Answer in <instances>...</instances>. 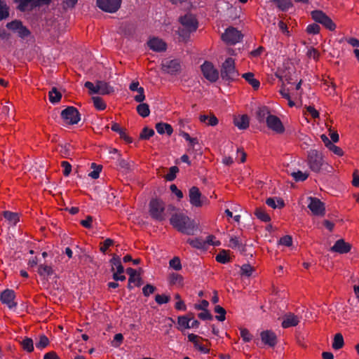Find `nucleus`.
Returning a JSON list of instances; mask_svg holds the SVG:
<instances>
[{"mask_svg":"<svg viewBox=\"0 0 359 359\" xmlns=\"http://www.w3.org/2000/svg\"><path fill=\"white\" fill-rule=\"evenodd\" d=\"M299 321H300V318L298 316H296L292 313H286L283 316V320L282 322V327L283 328L294 327L298 325Z\"/></svg>","mask_w":359,"mask_h":359,"instance_id":"nucleus-19","label":"nucleus"},{"mask_svg":"<svg viewBox=\"0 0 359 359\" xmlns=\"http://www.w3.org/2000/svg\"><path fill=\"white\" fill-rule=\"evenodd\" d=\"M239 76L238 72L236 69L234 60L228 57L222 63L221 68V76L222 79L228 81L236 80Z\"/></svg>","mask_w":359,"mask_h":359,"instance_id":"nucleus-3","label":"nucleus"},{"mask_svg":"<svg viewBox=\"0 0 359 359\" xmlns=\"http://www.w3.org/2000/svg\"><path fill=\"white\" fill-rule=\"evenodd\" d=\"M320 26L318 24H311L306 27V31L309 34H316L320 31Z\"/></svg>","mask_w":359,"mask_h":359,"instance_id":"nucleus-54","label":"nucleus"},{"mask_svg":"<svg viewBox=\"0 0 359 359\" xmlns=\"http://www.w3.org/2000/svg\"><path fill=\"white\" fill-rule=\"evenodd\" d=\"M15 297V292L13 290L6 289L1 293L0 299L4 304H6L10 309H14L17 304L14 302Z\"/></svg>","mask_w":359,"mask_h":359,"instance_id":"nucleus-15","label":"nucleus"},{"mask_svg":"<svg viewBox=\"0 0 359 359\" xmlns=\"http://www.w3.org/2000/svg\"><path fill=\"white\" fill-rule=\"evenodd\" d=\"M179 21L183 27L178 29L177 34L183 41H186L189 39L190 33L196 30L198 22L195 17L190 13L180 17Z\"/></svg>","mask_w":359,"mask_h":359,"instance_id":"nucleus-2","label":"nucleus"},{"mask_svg":"<svg viewBox=\"0 0 359 359\" xmlns=\"http://www.w3.org/2000/svg\"><path fill=\"white\" fill-rule=\"evenodd\" d=\"M137 113L142 117H147L150 114L149 107L146 103H140L137 107Z\"/></svg>","mask_w":359,"mask_h":359,"instance_id":"nucleus-34","label":"nucleus"},{"mask_svg":"<svg viewBox=\"0 0 359 359\" xmlns=\"http://www.w3.org/2000/svg\"><path fill=\"white\" fill-rule=\"evenodd\" d=\"M6 27L22 39H27L31 35L29 29L18 20L8 22Z\"/></svg>","mask_w":359,"mask_h":359,"instance_id":"nucleus-6","label":"nucleus"},{"mask_svg":"<svg viewBox=\"0 0 359 359\" xmlns=\"http://www.w3.org/2000/svg\"><path fill=\"white\" fill-rule=\"evenodd\" d=\"M182 278L177 273H172L170 275V281L172 284H180L182 283Z\"/></svg>","mask_w":359,"mask_h":359,"instance_id":"nucleus-56","label":"nucleus"},{"mask_svg":"<svg viewBox=\"0 0 359 359\" xmlns=\"http://www.w3.org/2000/svg\"><path fill=\"white\" fill-rule=\"evenodd\" d=\"M43 359H60L58 355L53 351L46 353L43 356Z\"/></svg>","mask_w":359,"mask_h":359,"instance_id":"nucleus-64","label":"nucleus"},{"mask_svg":"<svg viewBox=\"0 0 359 359\" xmlns=\"http://www.w3.org/2000/svg\"><path fill=\"white\" fill-rule=\"evenodd\" d=\"M240 333H241V337H242V339L244 341L249 342L251 341L252 335L247 329L241 328Z\"/></svg>","mask_w":359,"mask_h":359,"instance_id":"nucleus-49","label":"nucleus"},{"mask_svg":"<svg viewBox=\"0 0 359 359\" xmlns=\"http://www.w3.org/2000/svg\"><path fill=\"white\" fill-rule=\"evenodd\" d=\"M255 215L262 222H267L271 219L270 216L262 208H256Z\"/></svg>","mask_w":359,"mask_h":359,"instance_id":"nucleus-31","label":"nucleus"},{"mask_svg":"<svg viewBox=\"0 0 359 359\" xmlns=\"http://www.w3.org/2000/svg\"><path fill=\"white\" fill-rule=\"evenodd\" d=\"M85 87L90 90V93H97V84L94 85L92 82L87 81L85 83Z\"/></svg>","mask_w":359,"mask_h":359,"instance_id":"nucleus-62","label":"nucleus"},{"mask_svg":"<svg viewBox=\"0 0 359 359\" xmlns=\"http://www.w3.org/2000/svg\"><path fill=\"white\" fill-rule=\"evenodd\" d=\"M93 217L91 216H88L86 219L81 221V224L87 229H90L92 226Z\"/></svg>","mask_w":359,"mask_h":359,"instance_id":"nucleus-60","label":"nucleus"},{"mask_svg":"<svg viewBox=\"0 0 359 359\" xmlns=\"http://www.w3.org/2000/svg\"><path fill=\"white\" fill-rule=\"evenodd\" d=\"M286 171L287 173L290 174V172L287 170ZM290 175L292 176L294 180L297 182H303V181L306 180L309 177V175L307 173L302 172L300 170H298L297 172H292L290 173Z\"/></svg>","mask_w":359,"mask_h":359,"instance_id":"nucleus-35","label":"nucleus"},{"mask_svg":"<svg viewBox=\"0 0 359 359\" xmlns=\"http://www.w3.org/2000/svg\"><path fill=\"white\" fill-rule=\"evenodd\" d=\"M154 134V131L153 129H149L147 127L144 128L141 134H140V137L142 139H145V140H148L149 139L151 136H153Z\"/></svg>","mask_w":359,"mask_h":359,"instance_id":"nucleus-47","label":"nucleus"},{"mask_svg":"<svg viewBox=\"0 0 359 359\" xmlns=\"http://www.w3.org/2000/svg\"><path fill=\"white\" fill-rule=\"evenodd\" d=\"M241 274L242 276H250L252 273V271H254V269L250 264H243L241 267Z\"/></svg>","mask_w":359,"mask_h":359,"instance_id":"nucleus-46","label":"nucleus"},{"mask_svg":"<svg viewBox=\"0 0 359 359\" xmlns=\"http://www.w3.org/2000/svg\"><path fill=\"white\" fill-rule=\"evenodd\" d=\"M187 243L196 249H203L205 247V242L200 238H189Z\"/></svg>","mask_w":359,"mask_h":359,"instance_id":"nucleus-37","label":"nucleus"},{"mask_svg":"<svg viewBox=\"0 0 359 359\" xmlns=\"http://www.w3.org/2000/svg\"><path fill=\"white\" fill-rule=\"evenodd\" d=\"M198 318H201V320H211L212 318V316L208 310H205L198 314Z\"/></svg>","mask_w":359,"mask_h":359,"instance_id":"nucleus-63","label":"nucleus"},{"mask_svg":"<svg viewBox=\"0 0 359 359\" xmlns=\"http://www.w3.org/2000/svg\"><path fill=\"white\" fill-rule=\"evenodd\" d=\"M121 0H97V6L107 13H115L121 6Z\"/></svg>","mask_w":359,"mask_h":359,"instance_id":"nucleus-12","label":"nucleus"},{"mask_svg":"<svg viewBox=\"0 0 359 359\" xmlns=\"http://www.w3.org/2000/svg\"><path fill=\"white\" fill-rule=\"evenodd\" d=\"M344 344V338L341 333H337L334 337L332 343V348L335 350H339L343 347Z\"/></svg>","mask_w":359,"mask_h":359,"instance_id":"nucleus-33","label":"nucleus"},{"mask_svg":"<svg viewBox=\"0 0 359 359\" xmlns=\"http://www.w3.org/2000/svg\"><path fill=\"white\" fill-rule=\"evenodd\" d=\"M311 17L314 21L320 23L325 28L330 31H333L336 28V25L333 22L330 17L321 11L316 10L311 12Z\"/></svg>","mask_w":359,"mask_h":359,"instance_id":"nucleus-7","label":"nucleus"},{"mask_svg":"<svg viewBox=\"0 0 359 359\" xmlns=\"http://www.w3.org/2000/svg\"><path fill=\"white\" fill-rule=\"evenodd\" d=\"M242 77L244 78L248 82V83L253 87L254 89L259 88L260 83L257 79L254 78L253 73H245L242 75Z\"/></svg>","mask_w":359,"mask_h":359,"instance_id":"nucleus-27","label":"nucleus"},{"mask_svg":"<svg viewBox=\"0 0 359 359\" xmlns=\"http://www.w3.org/2000/svg\"><path fill=\"white\" fill-rule=\"evenodd\" d=\"M327 148L337 156H341L344 154L342 149L340 147L334 145L332 142L329 145Z\"/></svg>","mask_w":359,"mask_h":359,"instance_id":"nucleus-57","label":"nucleus"},{"mask_svg":"<svg viewBox=\"0 0 359 359\" xmlns=\"http://www.w3.org/2000/svg\"><path fill=\"white\" fill-rule=\"evenodd\" d=\"M3 215L9 224L12 225H15L20 221L19 215L16 212L4 211L3 212Z\"/></svg>","mask_w":359,"mask_h":359,"instance_id":"nucleus-26","label":"nucleus"},{"mask_svg":"<svg viewBox=\"0 0 359 359\" xmlns=\"http://www.w3.org/2000/svg\"><path fill=\"white\" fill-rule=\"evenodd\" d=\"M20 345L23 350L28 353H31L34 351V342L32 339L29 337H25L21 341Z\"/></svg>","mask_w":359,"mask_h":359,"instance_id":"nucleus-29","label":"nucleus"},{"mask_svg":"<svg viewBox=\"0 0 359 359\" xmlns=\"http://www.w3.org/2000/svg\"><path fill=\"white\" fill-rule=\"evenodd\" d=\"M271 116L269 114V110L266 107H259L257 112V118L259 122L266 121L267 116Z\"/></svg>","mask_w":359,"mask_h":359,"instance_id":"nucleus-30","label":"nucleus"},{"mask_svg":"<svg viewBox=\"0 0 359 359\" xmlns=\"http://www.w3.org/2000/svg\"><path fill=\"white\" fill-rule=\"evenodd\" d=\"M279 244L290 247L292 244V238L290 236H285L279 240Z\"/></svg>","mask_w":359,"mask_h":359,"instance_id":"nucleus-55","label":"nucleus"},{"mask_svg":"<svg viewBox=\"0 0 359 359\" xmlns=\"http://www.w3.org/2000/svg\"><path fill=\"white\" fill-rule=\"evenodd\" d=\"M61 116L66 124H76L80 121V114L74 107H68L61 112Z\"/></svg>","mask_w":359,"mask_h":359,"instance_id":"nucleus-8","label":"nucleus"},{"mask_svg":"<svg viewBox=\"0 0 359 359\" xmlns=\"http://www.w3.org/2000/svg\"><path fill=\"white\" fill-rule=\"evenodd\" d=\"M38 273L41 276H49L53 274V271L50 266L40 264L39 266Z\"/></svg>","mask_w":359,"mask_h":359,"instance_id":"nucleus-36","label":"nucleus"},{"mask_svg":"<svg viewBox=\"0 0 359 359\" xmlns=\"http://www.w3.org/2000/svg\"><path fill=\"white\" fill-rule=\"evenodd\" d=\"M266 125L268 128L276 133L280 134L285 131V128L280 118L274 115L267 116Z\"/></svg>","mask_w":359,"mask_h":359,"instance_id":"nucleus-14","label":"nucleus"},{"mask_svg":"<svg viewBox=\"0 0 359 359\" xmlns=\"http://www.w3.org/2000/svg\"><path fill=\"white\" fill-rule=\"evenodd\" d=\"M156 129L157 132L161 135L166 133L168 135H170L173 132L172 126L170 124L165 123H156Z\"/></svg>","mask_w":359,"mask_h":359,"instance_id":"nucleus-24","label":"nucleus"},{"mask_svg":"<svg viewBox=\"0 0 359 359\" xmlns=\"http://www.w3.org/2000/svg\"><path fill=\"white\" fill-rule=\"evenodd\" d=\"M190 203L195 207H201L203 205V200L205 198L202 197L201 193L198 188L196 187H192L189 189V192Z\"/></svg>","mask_w":359,"mask_h":359,"instance_id":"nucleus-16","label":"nucleus"},{"mask_svg":"<svg viewBox=\"0 0 359 359\" xmlns=\"http://www.w3.org/2000/svg\"><path fill=\"white\" fill-rule=\"evenodd\" d=\"M110 262L112 265V270H114V268L116 269V272L121 274L124 271L123 266L121 264V259L119 257L114 256L112 259L110 260Z\"/></svg>","mask_w":359,"mask_h":359,"instance_id":"nucleus-32","label":"nucleus"},{"mask_svg":"<svg viewBox=\"0 0 359 359\" xmlns=\"http://www.w3.org/2000/svg\"><path fill=\"white\" fill-rule=\"evenodd\" d=\"M50 344L48 338L44 334H40L38 339H36L35 345L36 348L39 350H43Z\"/></svg>","mask_w":359,"mask_h":359,"instance_id":"nucleus-28","label":"nucleus"},{"mask_svg":"<svg viewBox=\"0 0 359 359\" xmlns=\"http://www.w3.org/2000/svg\"><path fill=\"white\" fill-rule=\"evenodd\" d=\"M9 15L8 8L4 0H0V20L6 19Z\"/></svg>","mask_w":359,"mask_h":359,"instance_id":"nucleus-39","label":"nucleus"},{"mask_svg":"<svg viewBox=\"0 0 359 359\" xmlns=\"http://www.w3.org/2000/svg\"><path fill=\"white\" fill-rule=\"evenodd\" d=\"M229 246L232 249H238L241 252H244L245 250V245L237 236L231 237L230 238Z\"/></svg>","mask_w":359,"mask_h":359,"instance_id":"nucleus-25","label":"nucleus"},{"mask_svg":"<svg viewBox=\"0 0 359 359\" xmlns=\"http://www.w3.org/2000/svg\"><path fill=\"white\" fill-rule=\"evenodd\" d=\"M97 93L101 95H109L114 92L113 87L102 81H98L97 82Z\"/></svg>","mask_w":359,"mask_h":359,"instance_id":"nucleus-22","label":"nucleus"},{"mask_svg":"<svg viewBox=\"0 0 359 359\" xmlns=\"http://www.w3.org/2000/svg\"><path fill=\"white\" fill-rule=\"evenodd\" d=\"M138 94L134 97V100L137 102H142L145 99L144 95V90L143 88H140L139 91H137Z\"/></svg>","mask_w":359,"mask_h":359,"instance_id":"nucleus-59","label":"nucleus"},{"mask_svg":"<svg viewBox=\"0 0 359 359\" xmlns=\"http://www.w3.org/2000/svg\"><path fill=\"white\" fill-rule=\"evenodd\" d=\"M351 248V246L349 243H346L343 239H339L335 242L334 245L330 248V250L340 254H344L348 252Z\"/></svg>","mask_w":359,"mask_h":359,"instance_id":"nucleus-20","label":"nucleus"},{"mask_svg":"<svg viewBox=\"0 0 359 359\" xmlns=\"http://www.w3.org/2000/svg\"><path fill=\"white\" fill-rule=\"evenodd\" d=\"M215 312L219 314L215 317L217 320L219 321H224L225 320L226 311L224 308L217 305L215 307Z\"/></svg>","mask_w":359,"mask_h":359,"instance_id":"nucleus-43","label":"nucleus"},{"mask_svg":"<svg viewBox=\"0 0 359 359\" xmlns=\"http://www.w3.org/2000/svg\"><path fill=\"white\" fill-rule=\"evenodd\" d=\"M91 168L93 169L92 172H90L88 175L93 179H97L100 176V172L102 170L101 165H97L95 163L91 164Z\"/></svg>","mask_w":359,"mask_h":359,"instance_id":"nucleus-41","label":"nucleus"},{"mask_svg":"<svg viewBox=\"0 0 359 359\" xmlns=\"http://www.w3.org/2000/svg\"><path fill=\"white\" fill-rule=\"evenodd\" d=\"M204 77L210 82L216 81L219 78V72L209 62H205L201 67Z\"/></svg>","mask_w":359,"mask_h":359,"instance_id":"nucleus-13","label":"nucleus"},{"mask_svg":"<svg viewBox=\"0 0 359 359\" xmlns=\"http://www.w3.org/2000/svg\"><path fill=\"white\" fill-rule=\"evenodd\" d=\"M170 189L172 193L175 194L179 199L183 198L182 192L177 189L175 184H171Z\"/></svg>","mask_w":359,"mask_h":359,"instance_id":"nucleus-61","label":"nucleus"},{"mask_svg":"<svg viewBox=\"0 0 359 359\" xmlns=\"http://www.w3.org/2000/svg\"><path fill=\"white\" fill-rule=\"evenodd\" d=\"M61 165L63 168V174L65 176H68L72 171V165L67 161H62Z\"/></svg>","mask_w":359,"mask_h":359,"instance_id":"nucleus-58","label":"nucleus"},{"mask_svg":"<svg viewBox=\"0 0 359 359\" xmlns=\"http://www.w3.org/2000/svg\"><path fill=\"white\" fill-rule=\"evenodd\" d=\"M178 172L179 168L177 166H172L170 168L169 172L165 177L168 181H172L175 179L176 175Z\"/></svg>","mask_w":359,"mask_h":359,"instance_id":"nucleus-45","label":"nucleus"},{"mask_svg":"<svg viewBox=\"0 0 359 359\" xmlns=\"http://www.w3.org/2000/svg\"><path fill=\"white\" fill-rule=\"evenodd\" d=\"M307 162L312 171L318 172L323 164V154L316 149L311 150L308 153Z\"/></svg>","mask_w":359,"mask_h":359,"instance_id":"nucleus-5","label":"nucleus"},{"mask_svg":"<svg viewBox=\"0 0 359 359\" xmlns=\"http://www.w3.org/2000/svg\"><path fill=\"white\" fill-rule=\"evenodd\" d=\"M170 297L168 295H165V294H157L155 297V301L158 304H166L170 301Z\"/></svg>","mask_w":359,"mask_h":359,"instance_id":"nucleus-50","label":"nucleus"},{"mask_svg":"<svg viewBox=\"0 0 359 359\" xmlns=\"http://www.w3.org/2000/svg\"><path fill=\"white\" fill-rule=\"evenodd\" d=\"M170 224L180 232L193 235L196 228V224L188 216L183 213H175L170 217Z\"/></svg>","mask_w":359,"mask_h":359,"instance_id":"nucleus-1","label":"nucleus"},{"mask_svg":"<svg viewBox=\"0 0 359 359\" xmlns=\"http://www.w3.org/2000/svg\"><path fill=\"white\" fill-rule=\"evenodd\" d=\"M156 290V287L150 284H147L142 288V292L145 297L149 296L151 294L154 293Z\"/></svg>","mask_w":359,"mask_h":359,"instance_id":"nucleus-53","label":"nucleus"},{"mask_svg":"<svg viewBox=\"0 0 359 359\" xmlns=\"http://www.w3.org/2000/svg\"><path fill=\"white\" fill-rule=\"evenodd\" d=\"M165 203L160 199H151L149 203V213L151 217L158 221L165 219Z\"/></svg>","mask_w":359,"mask_h":359,"instance_id":"nucleus-4","label":"nucleus"},{"mask_svg":"<svg viewBox=\"0 0 359 359\" xmlns=\"http://www.w3.org/2000/svg\"><path fill=\"white\" fill-rule=\"evenodd\" d=\"M260 337L263 344L269 347H274L277 344L276 334L271 330L262 331Z\"/></svg>","mask_w":359,"mask_h":359,"instance_id":"nucleus-17","label":"nucleus"},{"mask_svg":"<svg viewBox=\"0 0 359 359\" xmlns=\"http://www.w3.org/2000/svg\"><path fill=\"white\" fill-rule=\"evenodd\" d=\"M309 201L308 204L309 209L315 216L323 217L325 214V204L320 199L315 197H308Z\"/></svg>","mask_w":359,"mask_h":359,"instance_id":"nucleus-10","label":"nucleus"},{"mask_svg":"<svg viewBox=\"0 0 359 359\" xmlns=\"http://www.w3.org/2000/svg\"><path fill=\"white\" fill-rule=\"evenodd\" d=\"M243 38L242 34L234 27H229L225 30V32L222 35V40L231 45H234L238 43Z\"/></svg>","mask_w":359,"mask_h":359,"instance_id":"nucleus-11","label":"nucleus"},{"mask_svg":"<svg viewBox=\"0 0 359 359\" xmlns=\"http://www.w3.org/2000/svg\"><path fill=\"white\" fill-rule=\"evenodd\" d=\"M215 259L217 262L222 264H226L229 261V258L228 257L225 252H222L217 255Z\"/></svg>","mask_w":359,"mask_h":359,"instance_id":"nucleus-52","label":"nucleus"},{"mask_svg":"<svg viewBox=\"0 0 359 359\" xmlns=\"http://www.w3.org/2000/svg\"><path fill=\"white\" fill-rule=\"evenodd\" d=\"M51 0H15L18 3V8L21 11H29L42 5L48 4Z\"/></svg>","mask_w":359,"mask_h":359,"instance_id":"nucleus-9","label":"nucleus"},{"mask_svg":"<svg viewBox=\"0 0 359 359\" xmlns=\"http://www.w3.org/2000/svg\"><path fill=\"white\" fill-rule=\"evenodd\" d=\"M148 46L151 50L156 52L165 50L166 48L165 43L158 38H153L150 39L148 41Z\"/></svg>","mask_w":359,"mask_h":359,"instance_id":"nucleus-21","label":"nucleus"},{"mask_svg":"<svg viewBox=\"0 0 359 359\" xmlns=\"http://www.w3.org/2000/svg\"><path fill=\"white\" fill-rule=\"evenodd\" d=\"M163 69L169 74H173L180 69V64L177 60H165L162 62Z\"/></svg>","mask_w":359,"mask_h":359,"instance_id":"nucleus-18","label":"nucleus"},{"mask_svg":"<svg viewBox=\"0 0 359 359\" xmlns=\"http://www.w3.org/2000/svg\"><path fill=\"white\" fill-rule=\"evenodd\" d=\"M266 203L269 207L273 208H281L284 205V203L283 201L278 200L276 203L275 199L273 198H269L268 199H266Z\"/></svg>","mask_w":359,"mask_h":359,"instance_id":"nucleus-44","label":"nucleus"},{"mask_svg":"<svg viewBox=\"0 0 359 359\" xmlns=\"http://www.w3.org/2000/svg\"><path fill=\"white\" fill-rule=\"evenodd\" d=\"M169 264H170V266L176 271L180 270L182 269L180 259L177 257L172 259L170 261Z\"/></svg>","mask_w":359,"mask_h":359,"instance_id":"nucleus-48","label":"nucleus"},{"mask_svg":"<svg viewBox=\"0 0 359 359\" xmlns=\"http://www.w3.org/2000/svg\"><path fill=\"white\" fill-rule=\"evenodd\" d=\"M123 340V334L121 333L115 334L114 340L111 341V346L114 347H118Z\"/></svg>","mask_w":359,"mask_h":359,"instance_id":"nucleus-51","label":"nucleus"},{"mask_svg":"<svg viewBox=\"0 0 359 359\" xmlns=\"http://www.w3.org/2000/svg\"><path fill=\"white\" fill-rule=\"evenodd\" d=\"M61 97L62 95L57 90L56 88H53L52 90L49 92L50 102L53 104L58 102Z\"/></svg>","mask_w":359,"mask_h":359,"instance_id":"nucleus-38","label":"nucleus"},{"mask_svg":"<svg viewBox=\"0 0 359 359\" xmlns=\"http://www.w3.org/2000/svg\"><path fill=\"white\" fill-rule=\"evenodd\" d=\"M191 322V319L188 318L187 316H180L178 318L177 323L180 326V329H189V324Z\"/></svg>","mask_w":359,"mask_h":359,"instance_id":"nucleus-40","label":"nucleus"},{"mask_svg":"<svg viewBox=\"0 0 359 359\" xmlns=\"http://www.w3.org/2000/svg\"><path fill=\"white\" fill-rule=\"evenodd\" d=\"M234 124L241 130H245L249 126V118L247 115H242L234 118Z\"/></svg>","mask_w":359,"mask_h":359,"instance_id":"nucleus-23","label":"nucleus"},{"mask_svg":"<svg viewBox=\"0 0 359 359\" xmlns=\"http://www.w3.org/2000/svg\"><path fill=\"white\" fill-rule=\"evenodd\" d=\"M94 106L98 110H104L106 108V104L103 100L100 97H93Z\"/></svg>","mask_w":359,"mask_h":359,"instance_id":"nucleus-42","label":"nucleus"}]
</instances>
